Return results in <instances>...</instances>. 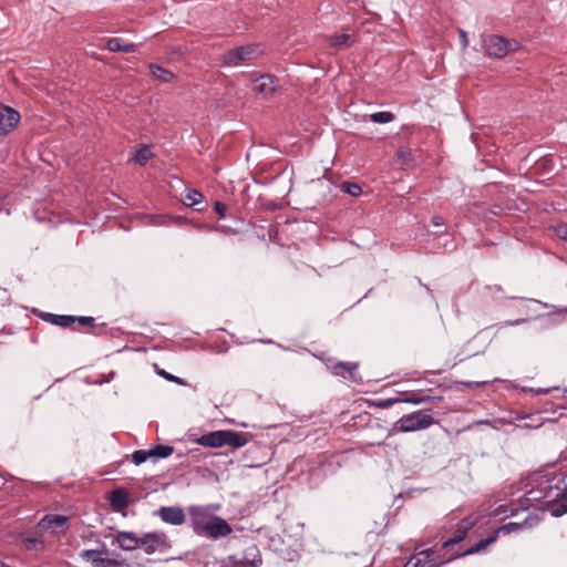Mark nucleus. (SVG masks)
Here are the masks:
<instances>
[{"label":"nucleus","instance_id":"c03bdc74","mask_svg":"<svg viewBox=\"0 0 567 567\" xmlns=\"http://www.w3.org/2000/svg\"><path fill=\"white\" fill-rule=\"evenodd\" d=\"M554 517H560L567 513V504H557L550 509Z\"/></svg>","mask_w":567,"mask_h":567},{"label":"nucleus","instance_id":"49530a36","mask_svg":"<svg viewBox=\"0 0 567 567\" xmlns=\"http://www.w3.org/2000/svg\"><path fill=\"white\" fill-rule=\"evenodd\" d=\"M553 390H558V388H553ZM550 391H551V389H544V388H538V389L523 388V392H529V393H533L535 395H537V394H547Z\"/></svg>","mask_w":567,"mask_h":567},{"label":"nucleus","instance_id":"7ed1b4c3","mask_svg":"<svg viewBox=\"0 0 567 567\" xmlns=\"http://www.w3.org/2000/svg\"><path fill=\"white\" fill-rule=\"evenodd\" d=\"M485 53L494 59H503L508 53L519 49V43L515 40H508L497 34H488L482 41Z\"/></svg>","mask_w":567,"mask_h":567},{"label":"nucleus","instance_id":"5fc2aeb1","mask_svg":"<svg viewBox=\"0 0 567 567\" xmlns=\"http://www.w3.org/2000/svg\"><path fill=\"white\" fill-rule=\"evenodd\" d=\"M0 567H10V566H8L6 564H0Z\"/></svg>","mask_w":567,"mask_h":567},{"label":"nucleus","instance_id":"9b49d317","mask_svg":"<svg viewBox=\"0 0 567 567\" xmlns=\"http://www.w3.org/2000/svg\"><path fill=\"white\" fill-rule=\"evenodd\" d=\"M188 514L190 517V527L196 535L202 534L205 524L210 522L214 516L207 506L193 505L188 507Z\"/></svg>","mask_w":567,"mask_h":567},{"label":"nucleus","instance_id":"39448f33","mask_svg":"<svg viewBox=\"0 0 567 567\" xmlns=\"http://www.w3.org/2000/svg\"><path fill=\"white\" fill-rule=\"evenodd\" d=\"M527 502L550 504L560 497V489L554 487L549 480H542L536 486L526 493Z\"/></svg>","mask_w":567,"mask_h":567},{"label":"nucleus","instance_id":"c756f323","mask_svg":"<svg viewBox=\"0 0 567 567\" xmlns=\"http://www.w3.org/2000/svg\"><path fill=\"white\" fill-rule=\"evenodd\" d=\"M153 156L150 146L143 145L134 155V161L141 166H144Z\"/></svg>","mask_w":567,"mask_h":567},{"label":"nucleus","instance_id":"6e6d98bb","mask_svg":"<svg viewBox=\"0 0 567 567\" xmlns=\"http://www.w3.org/2000/svg\"><path fill=\"white\" fill-rule=\"evenodd\" d=\"M105 327H106V324H105V323H102V324L100 326V328H101V329H102V328H105Z\"/></svg>","mask_w":567,"mask_h":567},{"label":"nucleus","instance_id":"bb28decb","mask_svg":"<svg viewBox=\"0 0 567 567\" xmlns=\"http://www.w3.org/2000/svg\"><path fill=\"white\" fill-rule=\"evenodd\" d=\"M150 70L152 75L163 83H169L175 78L173 72L157 64H150Z\"/></svg>","mask_w":567,"mask_h":567},{"label":"nucleus","instance_id":"864d4df0","mask_svg":"<svg viewBox=\"0 0 567 567\" xmlns=\"http://www.w3.org/2000/svg\"><path fill=\"white\" fill-rule=\"evenodd\" d=\"M560 496L564 497L565 499H567V485L565 486V488L563 491H560Z\"/></svg>","mask_w":567,"mask_h":567},{"label":"nucleus","instance_id":"412c9836","mask_svg":"<svg viewBox=\"0 0 567 567\" xmlns=\"http://www.w3.org/2000/svg\"><path fill=\"white\" fill-rule=\"evenodd\" d=\"M109 501L114 511L121 512L130 506V495L126 489L118 487L110 493Z\"/></svg>","mask_w":567,"mask_h":567},{"label":"nucleus","instance_id":"603ef678","mask_svg":"<svg viewBox=\"0 0 567 567\" xmlns=\"http://www.w3.org/2000/svg\"><path fill=\"white\" fill-rule=\"evenodd\" d=\"M486 383H487L486 381H482V382H463L462 384H464L467 388H473V386L484 385Z\"/></svg>","mask_w":567,"mask_h":567},{"label":"nucleus","instance_id":"f3484780","mask_svg":"<svg viewBox=\"0 0 567 567\" xmlns=\"http://www.w3.org/2000/svg\"><path fill=\"white\" fill-rule=\"evenodd\" d=\"M102 554H107V550L105 548L103 550L84 549L81 551L80 556L83 559L90 560L94 567H117L118 566L116 560H113L110 558H103Z\"/></svg>","mask_w":567,"mask_h":567},{"label":"nucleus","instance_id":"f704fd0d","mask_svg":"<svg viewBox=\"0 0 567 567\" xmlns=\"http://www.w3.org/2000/svg\"><path fill=\"white\" fill-rule=\"evenodd\" d=\"M148 458H152L151 450H136L132 454V462L135 465H141Z\"/></svg>","mask_w":567,"mask_h":567},{"label":"nucleus","instance_id":"ea45409f","mask_svg":"<svg viewBox=\"0 0 567 567\" xmlns=\"http://www.w3.org/2000/svg\"><path fill=\"white\" fill-rule=\"evenodd\" d=\"M396 158L402 163V164H406L408 162L411 161L412 158V154L410 152L409 148H404V147H400L398 151H396Z\"/></svg>","mask_w":567,"mask_h":567},{"label":"nucleus","instance_id":"f8f14e48","mask_svg":"<svg viewBox=\"0 0 567 567\" xmlns=\"http://www.w3.org/2000/svg\"><path fill=\"white\" fill-rule=\"evenodd\" d=\"M20 113L8 105L0 103V135L12 132L20 122Z\"/></svg>","mask_w":567,"mask_h":567},{"label":"nucleus","instance_id":"7c9ffc66","mask_svg":"<svg viewBox=\"0 0 567 567\" xmlns=\"http://www.w3.org/2000/svg\"><path fill=\"white\" fill-rule=\"evenodd\" d=\"M370 118L372 122L374 123H381V124H384V123H390L392 122L395 116L392 112H389V111H380V112H375V113H372L370 115Z\"/></svg>","mask_w":567,"mask_h":567},{"label":"nucleus","instance_id":"4c0bfd02","mask_svg":"<svg viewBox=\"0 0 567 567\" xmlns=\"http://www.w3.org/2000/svg\"><path fill=\"white\" fill-rule=\"evenodd\" d=\"M341 189L353 197L359 196L362 192L361 186L359 184L349 182H343L341 184Z\"/></svg>","mask_w":567,"mask_h":567},{"label":"nucleus","instance_id":"c85d7f7f","mask_svg":"<svg viewBox=\"0 0 567 567\" xmlns=\"http://www.w3.org/2000/svg\"><path fill=\"white\" fill-rule=\"evenodd\" d=\"M151 450L152 458H166L174 453V446L158 444Z\"/></svg>","mask_w":567,"mask_h":567},{"label":"nucleus","instance_id":"e433bc0d","mask_svg":"<svg viewBox=\"0 0 567 567\" xmlns=\"http://www.w3.org/2000/svg\"><path fill=\"white\" fill-rule=\"evenodd\" d=\"M535 168L537 171H543L544 173H550L554 169L553 159L547 156H543L536 162Z\"/></svg>","mask_w":567,"mask_h":567},{"label":"nucleus","instance_id":"aec40b11","mask_svg":"<svg viewBox=\"0 0 567 567\" xmlns=\"http://www.w3.org/2000/svg\"><path fill=\"white\" fill-rule=\"evenodd\" d=\"M442 396H431L426 394L424 391H411L404 392L399 396L400 403H410L413 405L430 403L435 401H441Z\"/></svg>","mask_w":567,"mask_h":567},{"label":"nucleus","instance_id":"2f4dec72","mask_svg":"<svg viewBox=\"0 0 567 567\" xmlns=\"http://www.w3.org/2000/svg\"><path fill=\"white\" fill-rule=\"evenodd\" d=\"M185 204L189 207L200 204L204 199L203 194L197 189H189L185 196Z\"/></svg>","mask_w":567,"mask_h":567},{"label":"nucleus","instance_id":"4be33fe9","mask_svg":"<svg viewBox=\"0 0 567 567\" xmlns=\"http://www.w3.org/2000/svg\"><path fill=\"white\" fill-rule=\"evenodd\" d=\"M38 317L42 320L61 328H70L75 323V316L71 315H55L51 312H39Z\"/></svg>","mask_w":567,"mask_h":567},{"label":"nucleus","instance_id":"4468645a","mask_svg":"<svg viewBox=\"0 0 567 567\" xmlns=\"http://www.w3.org/2000/svg\"><path fill=\"white\" fill-rule=\"evenodd\" d=\"M154 515L158 516L164 523L179 526L186 520L184 509L179 506H162Z\"/></svg>","mask_w":567,"mask_h":567},{"label":"nucleus","instance_id":"79ce46f5","mask_svg":"<svg viewBox=\"0 0 567 567\" xmlns=\"http://www.w3.org/2000/svg\"><path fill=\"white\" fill-rule=\"evenodd\" d=\"M157 373L163 377L165 380L167 381H171V382H174V383H177V384H185L184 380L176 377V375H173L168 372H166L165 370H157Z\"/></svg>","mask_w":567,"mask_h":567},{"label":"nucleus","instance_id":"5701e85b","mask_svg":"<svg viewBox=\"0 0 567 567\" xmlns=\"http://www.w3.org/2000/svg\"><path fill=\"white\" fill-rule=\"evenodd\" d=\"M196 442L205 447H221L224 446V430L203 434Z\"/></svg>","mask_w":567,"mask_h":567},{"label":"nucleus","instance_id":"ddd939ff","mask_svg":"<svg viewBox=\"0 0 567 567\" xmlns=\"http://www.w3.org/2000/svg\"><path fill=\"white\" fill-rule=\"evenodd\" d=\"M310 192L319 205L328 204L332 200V184L326 178H318L311 182Z\"/></svg>","mask_w":567,"mask_h":567},{"label":"nucleus","instance_id":"f257e3e1","mask_svg":"<svg viewBox=\"0 0 567 567\" xmlns=\"http://www.w3.org/2000/svg\"><path fill=\"white\" fill-rule=\"evenodd\" d=\"M432 409H422L402 415L392 426L391 433H409L429 429L435 424Z\"/></svg>","mask_w":567,"mask_h":567},{"label":"nucleus","instance_id":"393cba45","mask_svg":"<svg viewBox=\"0 0 567 567\" xmlns=\"http://www.w3.org/2000/svg\"><path fill=\"white\" fill-rule=\"evenodd\" d=\"M537 523V518L536 517H532L530 515H527L523 522L520 523H516V522H511L508 524H505V525H502L501 527L498 528H495L493 529L494 532H498V535L502 533L504 535H507L512 532H516V530H519L522 529L524 526H528V527H532L534 526L535 524Z\"/></svg>","mask_w":567,"mask_h":567},{"label":"nucleus","instance_id":"473e14b6","mask_svg":"<svg viewBox=\"0 0 567 567\" xmlns=\"http://www.w3.org/2000/svg\"><path fill=\"white\" fill-rule=\"evenodd\" d=\"M150 224L154 226H168L172 225V215L157 214L150 216Z\"/></svg>","mask_w":567,"mask_h":567},{"label":"nucleus","instance_id":"3c124183","mask_svg":"<svg viewBox=\"0 0 567 567\" xmlns=\"http://www.w3.org/2000/svg\"><path fill=\"white\" fill-rule=\"evenodd\" d=\"M489 212L493 214V215H501L502 212H503V207L501 205H493L491 208H489Z\"/></svg>","mask_w":567,"mask_h":567},{"label":"nucleus","instance_id":"423d86ee","mask_svg":"<svg viewBox=\"0 0 567 567\" xmlns=\"http://www.w3.org/2000/svg\"><path fill=\"white\" fill-rule=\"evenodd\" d=\"M16 540L28 551L41 553L45 549L44 534L38 524L28 530L19 533Z\"/></svg>","mask_w":567,"mask_h":567},{"label":"nucleus","instance_id":"72a5a7b5","mask_svg":"<svg viewBox=\"0 0 567 567\" xmlns=\"http://www.w3.org/2000/svg\"><path fill=\"white\" fill-rule=\"evenodd\" d=\"M525 509V507L523 505L520 506H517V505H499L496 509H495V513L496 515H506V516H514L518 513L519 509Z\"/></svg>","mask_w":567,"mask_h":567},{"label":"nucleus","instance_id":"c9c22d12","mask_svg":"<svg viewBox=\"0 0 567 567\" xmlns=\"http://www.w3.org/2000/svg\"><path fill=\"white\" fill-rule=\"evenodd\" d=\"M223 567H257V565L255 561L236 560L234 557H228V559L223 563Z\"/></svg>","mask_w":567,"mask_h":567},{"label":"nucleus","instance_id":"6ab92c4d","mask_svg":"<svg viewBox=\"0 0 567 567\" xmlns=\"http://www.w3.org/2000/svg\"><path fill=\"white\" fill-rule=\"evenodd\" d=\"M252 435L248 432H236L231 430H224V446L228 445L231 449H240L245 446Z\"/></svg>","mask_w":567,"mask_h":567},{"label":"nucleus","instance_id":"a18cd8bd","mask_svg":"<svg viewBox=\"0 0 567 567\" xmlns=\"http://www.w3.org/2000/svg\"><path fill=\"white\" fill-rule=\"evenodd\" d=\"M214 210L219 218H224L226 216L227 205L217 200L214 203Z\"/></svg>","mask_w":567,"mask_h":567},{"label":"nucleus","instance_id":"20e7f679","mask_svg":"<svg viewBox=\"0 0 567 567\" xmlns=\"http://www.w3.org/2000/svg\"><path fill=\"white\" fill-rule=\"evenodd\" d=\"M453 560L451 554H441L432 548H426L413 554L402 567H441Z\"/></svg>","mask_w":567,"mask_h":567},{"label":"nucleus","instance_id":"f03ea898","mask_svg":"<svg viewBox=\"0 0 567 567\" xmlns=\"http://www.w3.org/2000/svg\"><path fill=\"white\" fill-rule=\"evenodd\" d=\"M261 54L262 50L260 44H246L226 51L221 55V63L225 66H238L258 59Z\"/></svg>","mask_w":567,"mask_h":567},{"label":"nucleus","instance_id":"6e6552de","mask_svg":"<svg viewBox=\"0 0 567 567\" xmlns=\"http://www.w3.org/2000/svg\"><path fill=\"white\" fill-rule=\"evenodd\" d=\"M327 367L330 370V372L337 377L350 380L351 382L357 384L363 383V378L358 373V362L329 361Z\"/></svg>","mask_w":567,"mask_h":567},{"label":"nucleus","instance_id":"09e8293b","mask_svg":"<svg viewBox=\"0 0 567 567\" xmlns=\"http://www.w3.org/2000/svg\"><path fill=\"white\" fill-rule=\"evenodd\" d=\"M460 41L463 48L468 45L467 34L464 30H460Z\"/></svg>","mask_w":567,"mask_h":567},{"label":"nucleus","instance_id":"2eb2a0df","mask_svg":"<svg viewBox=\"0 0 567 567\" xmlns=\"http://www.w3.org/2000/svg\"><path fill=\"white\" fill-rule=\"evenodd\" d=\"M278 82L279 80L269 73L260 74L255 80V85L252 87V91L256 94L262 95L264 97L271 96L278 89Z\"/></svg>","mask_w":567,"mask_h":567},{"label":"nucleus","instance_id":"0eeeda50","mask_svg":"<svg viewBox=\"0 0 567 567\" xmlns=\"http://www.w3.org/2000/svg\"><path fill=\"white\" fill-rule=\"evenodd\" d=\"M169 547V540L164 532H150L138 536V548H143L146 554L163 551Z\"/></svg>","mask_w":567,"mask_h":567},{"label":"nucleus","instance_id":"a211bd4d","mask_svg":"<svg viewBox=\"0 0 567 567\" xmlns=\"http://www.w3.org/2000/svg\"><path fill=\"white\" fill-rule=\"evenodd\" d=\"M497 538H498V532L492 530V533L487 537L481 539L474 546L468 547L464 551L451 553V557H453V560H454L456 558H461V557H465V556H470V555H474L480 551H483L487 546L495 543Z\"/></svg>","mask_w":567,"mask_h":567},{"label":"nucleus","instance_id":"8fccbe9b","mask_svg":"<svg viewBox=\"0 0 567 567\" xmlns=\"http://www.w3.org/2000/svg\"><path fill=\"white\" fill-rule=\"evenodd\" d=\"M431 223L433 226L439 227L444 225V219L443 217L436 215L432 217Z\"/></svg>","mask_w":567,"mask_h":567},{"label":"nucleus","instance_id":"cd10ccee","mask_svg":"<svg viewBox=\"0 0 567 567\" xmlns=\"http://www.w3.org/2000/svg\"><path fill=\"white\" fill-rule=\"evenodd\" d=\"M329 43L331 47L338 49L348 48L352 43V37L348 33L333 34L330 37Z\"/></svg>","mask_w":567,"mask_h":567},{"label":"nucleus","instance_id":"b1692460","mask_svg":"<svg viewBox=\"0 0 567 567\" xmlns=\"http://www.w3.org/2000/svg\"><path fill=\"white\" fill-rule=\"evenodd\" d=\"M115 542L123 550L132 551L138 548V536L133 532H118Z\"/></svg>","mask_w":567,"mask_h":567},{"label":"nucleus","instance_id":"a878e982","mask_svg":"<svg viewBox=\"0 0 567 567\" xmlns=\"http://www.w3.org/2000/svg\"><path fill=\"white\" fill-rule=\"evenodd\" d=\"M106 48L111 52L131 53L136 51L137 45L134 43H126L121 38H110L106 41Z\"/></svg>","mask_w":567,"mask_h":567},{"label":"nucleus","instance_id":"a19ab883","mask_svg":"<svg viewBox=\"0 0 567 567\" xmlns=\"http://www.w3.org/2000/svg\"><path fill=\"white\" fill-rule=\"evenodd\" d=\"M554 231L557 237L567 241V223H558L554 226Z\"/></svg>","mask_w":567,"mask_h":567},{"label":"nucleus","instance_id":"dca6fc26","mask_svg":"<svg viewBox=\"0 0 567 567\" xmlns=\"http://www.w3.org/2000/svg\"><path fill=\"white\" fill-rule=\"evenodd\" d=\"M476 520L472 517H466L461 520L453 536L442 544V549H450L452 546L463 542L468 532L474 527Z\"/></svg>","mask_w":567,"mask_h":567},{"label":"nucleus","instance_id":"de8ad7c7","mask_svg":"<svg viewBox=\"0 0 567 567\" xmlns=\"http://www.w3.org/2000/svg\"><path fill=\"white\" fill-rule=\"evenodd\" d=\"M186 223V218L183 217V216H178V215H172V225H177V226H181L183 224Z\"/></svg>","mask_w":567,"mask_h":567},{"label":"nucleus","instance_id":"1a4fd4ad","mask_svg":"<svg viewBox=\"0 0 567 567\" xmlns=\"http://www.w3.org/2000/svg\"><path fill=\"white\" fill-rule=\"evenodd\" d=\"M39 528L51 534H64L69 529V517L60 514H47L38 522Z\"/></svg>","mask_w":567,"mask_h":567},{"label":"nucleus","instance_id":"58836bf2","mask_svg":"<svg viewBox=\"0 0 567 567\" xmlns=\"http://www.w3.org/2000/svg\"><path fill=\"white\" fill-rule=\"evenodd\" d=\"M395 403H400L399 398L379 399L373 402V405L381 408V409H388Z\"/></svg>","mask_w":567,"mask_h":567},{"label":"nucleus","instance_id":"37998d69","mask_svg":"<svg viewBox=\"0 0 567 567\" xmlns=\"http://www.w3.org/2000/svg\"><path fill=\"white\" fill-rule=\"evenodd\" d=\"M75 322H79L81 326H86L91 328L96 327L95 319L89 316L75 317Z\"/></svg>","mask_w":567,"mask_h":567},{"label":"nucleus","instance_id":"9d476101","mask_svg":"<svg viewBox=\"0 0 567 567\" xmlns=\"http://www.w3.org/2000/svg\"><path fill=\"white\" fill-rule=\"evenodd\" d=\"M233 532L231 526L221 517L213 516L210 522L205 524V527L198 536H205L212 539L227 537Z\"/></svg>","mask_w":567,"mask_h":567}]
</instances>
